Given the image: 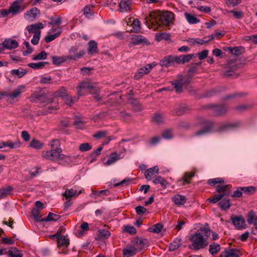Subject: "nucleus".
I'll use <instances>...</instances> for the list:
<instances>
[{
	"label": "nucleus",
	"mask_w": 257,
	"mask_h": 257,
	"mask_svg": "<svg viewBox=\"0 0 257 257\" xmlns=\"http://www.w3.org/2000/svg\"><path fill=\"white\" fill-rule=\"evenodd\" d=\"M204 126L194 133V136L200 137L213 132H223L236 128L239 125L238 122H226L218 123L212 121H205Z\"/></svg>",
	"instance_id": "obj_1"
},
{
	"label": "nucleus",
	"mask_w": 257,
	"mask_h": 257,
	"mask_svg": "<svg viewBox=\"0 0 257 257\" xmlns=\"http://www.w3.org/2000/svg\"><path fill=\"white\" fill-rule=\"evenodd\" d=\"M174 18V14L165 11L160 15L155 12H151L145 19V24L149 29L156 30L161 25L169 26Z\"/></svg>",
	"instance_id": "obj_2"
},
{
	"label": "nucleus",
	"mask_w": 257,
	"mask_h": 257,
	"mask_svg": "<svg viewBox=\"0 0 257 257\" xmlns=\"http://www.w3.org/2000/svg\"><path fill=\"white\" fill-rule=\"evenodd\" d=\"M211 231L209 228L201 227L191 235L189 240L191 242L190 248L197 250L204 248L208 245V238Z\"/></svg>",
	"instance_id": "obj_3"
},
{
	"label": "nucleus",
	"mask_w": 257,
	"mask_h": 257,
	"mask_svg": "<svg viewBox=\"0 0 257 257\" xmlns=\"http://www.w3.org/2000/svg\"><path fill=\"white\" fill-rule=\"evenodd\" d=\"M41 156L43 159L46 160L51 161L64 160L68 164L72 162L77 158V156H72L63 154H62V149H57L43 151L42 152Z\"/></svg>",
	"instance_id": "obj_4"
},
{
	"label": "nucleus",
	"mask_w": 257,
	"mask_h": 257,
	"mask_svg": "<svg viewBox=\"0 0 257 257\" xmlns=\"http://www.w3.org/2000/svg\"><path fill=\"white\" fill-rule=\"evenodd\" d=\"M193 56V54L182 55L179 56L169 55L165 57L160 62L162 67H169L174 66L176 64H184L189 62Z\"/></svg>",
	"instance_id": "obj_5"
},
{
	"label": "nucleus",
	"mask_w": 257,
	"mask_h": 257,
	"mask_svg": "<svg viewBox=\"0 0 257 257\" xmlns=\"http://www.w3.org/2000/svg\"><path fill=\"white\" fill-rule=\"evenodd\" d=\"M85 54L84 50L79 51L78 46H74L69 50V55L67 56V58L68 60H77L82 57Z\"/></svg>",
	"instance_id": "obj_6"
},
{
	"label": "nucleus",
	"mask_w": 257,
	"mask_h": 257,
	"mask_svg": "<svg viewBox=\"0 0 257 257\" xmlns=\"http://www.w3.org/2000/svg\"><path fill=\"white\" fill-rule=\"evenodd\" d=\"M155 66L156 64L154 62L140 68L134 75V79L136 80L140 79L144 75L148 74L151 70Z\"/></svg>",
	"instance_id": "obj_7"
},
{
	"label": "nucleus",
	"mask_w": 257,
	"mask_h": 257,
	"mask_svg": "<svg viewBox=\"0 0 257 257\" xmlns=\"http://www.w3.org/2000/svg\"><path fill=\"white\" fill-rule=\"evenodd\" d=\"M24 8L25 7L23 5L22 0H17L12 4L9 9L11 13L13 15H15L19 13L21 11H24Z\"/></svg>",
	"instance_id": "obj_8"
},
{
	"label": "nucleus",
	"mask_w": 257,
	"mask_h": 257,
	"mask_svg": "<svg viewBox=\"0 0 257 257\" xmlns=\"http://www.w3.org/2000/svg\"><path fill=\"white\" fill-rule=\"evenodd\" d=\"M90 89H94V86L89 81H83L80 83L77 87V94L79 96L85 95L84 91Z\"/></svg>",
	"instance_id": "obj_9"
},
{
	"label": "nucleus",
	"mask_w": 257,
	"mask_h": 257,
	"mask_svg": "<svg viewBox=\"0 0 257 257\" xmlns=\"http://www.w3.org/2000/svg\"><path fill=\"white\" fill-rule=\"evenodd\" d=\"M3 43L4 50L5 49L11 50L17 48L19 46L18 42L11 38L6 39Z\"/></svg>",
	"instance_id": "obj_10"
},
{
	"label": "nucleus",
	"mask_w": 257,
	"mask_h": 257,
	"mask_svg": "<svg viewBox=\"0 0 257 257\" xmlns=\"http://www.w3.org/2000/svg\"><path fill=\"white\" fill-rule=\"evenodd\" d=\"M125 21L127 25L132 26L133 29L130 30V32H138L140 30V23L138 19L130 18Z\"/></svg>",
	"instance_id": "obj_11"
},
{
	"label": "nucleus",
	"mask_w": 257,
	"mask_h": 257,
	"mask_svg": "<svg viewBox=\"0 0 257 257\" xmlns=\"http://www.w3.org/2000/svg\"><path fill=\"white\" fill-rule=\"evenodd\" d=\"M131 43L134 45L148 44V40L143 36L133 35L131 37Z\"/></svg>",
	"instance_id": "obj_12"
},
{
	"label": "nucleus",
	"mask_w": 257,
	"mask_h": 257,
	"mask_svg": "<svg viewBox=\"0 0 257 257\" xmlns=\"http://www.w3.org/2000/svg\"><path fill=\"white\" fill-rule=\"evenodd\" d=\"M159 173V168L157 166H155L148 169L145 173L146 178L148 180H151Z\"/></svg>",
	"instance_id": "obj_13"
},
{
	"label": "nucleus",
	"mask_w": 257,
	"mask_h": 257,
	"mask_svg": "<svg viewBox=\"0 0 257 257\" xmlns=\"http://www.w3.org/2000/svg\"><path fill=\"white\" fill-rule=\"evenodd\" d=\"M187 110L185 106L180 104H176L173 109L171 110V113L174 115H181L183 114Z\"/></svg>",
	"instance_id": "obj_14"
},
{
	"label": "nucleus",
	"mask_w": 257,
	"mask_h": 257,
	"mask_svg": "<svg viewBox=\"0 0 257 257\" xmlns=\"http://www.w3.org/2000/svg\"><path fill=\"white\" fill-rule=\"evenodd\" d=\"M137 249L133 246H127L122 250L123 257H130L137 253Z\"/></svg>",
	"instance_id": "obj_15"
},
{
	"label": "nucleus",
	"mask_w": 257,
	"mask_h": 257,
	"mask_svg": "<svg viewBox=\"0 0 257 257\" xmlns=\"http://www.w3.org/2000/svg\"><path fill=\"white\" fill-rule=\"evenodd\" d=\"M232 222L234 225L238 228H244L245 224V221L242 217L237 216L231 219Z\"/></svg>",
	"instance_id": "obj_16"
},
{
	"label": "nucleus",
	"mask_w": 257,
	"mask_h": 257,
	"mask_svg": "<svg viewBox=\"0 0 257 257\" xmlns=\"http://www.w3.org/2000/svg\"><path fill=\"white\" fill-rule=\"evenodd\" d=\"M172 201L176 205L180 206L186 203V198L183 195L176 194L172 198Z\"/></svg>",
	"instance_id": "obj_17"
},
{
	"label": "nucleus",
	"mask_w": 257,
	"mask_h": 257,
	"mask_svg": "<svg viewBox=\"0 0 257 257\" xmlns=\"http://www.w3.org/2000/svg\"><path fill=\"white\" fill-rule=\"evenodd\" d=\"M131 0H121L119 3V9L121 12H127L131 10Z\"/></svg>",
	"instance_id": "obj_18"
},
{
	"label": "nucleus",
	"mask_w": 257,
	"mask_h": 257,
	"mask_svg": "<svg viewBox=\"0 0 257 257\" xmlns=\"http://www.w3.org/2000/svg\"><path fill=\"white\" fill-rule=\"evenodd\" d=\"M81 193V191L78 192L76 190H73V189H66L63 194V196L66 199L69 200L73 197H77Z\"/></svg>",
	"instance_id": "obj_19"
},
{
	"label": "nucleus",
	"mask_w": 257,
	"mask_h": 257,
	"mask_svg": "<svg viewBox=\"0 0 257 257\" xmlns=\"http://www.w3.org/2000/svg\"><path fill=\"white\" fill-rule=\"evenodd\" d=\"M247 222L249 224H253L257 230V215H255L252 211H250L247 216Z\"/></svg>",
	"instance_id": "obj_20"
},
{
	"label": "nucleus",
	"mask_w": 257,
	"mask_h": 257,
	"mask_svg": "<svg viewBox=\"0 0 257 257\" xmlns=\"http://www.w3.org/2000/svg\"><path fill=\"white\" fill-rule=\"evenodd\" d=\"M57 243L59 247L66 248L69 244V240L65 235L61 234L60 236H58Z\"/></svg>",
	"instance_id": "obj_21"
},
{
	"label": "nucleus",
	"mask_w": 257,
	"mask_h": 257,
	"mask_svg": "<svg viewBox=\"0 0 257 257\" xmlns=\"http://www.w3.org/2000/svg\"><path fill=\"white\" fill-rule=\"evenodd\" d=\"M43 25L41 23H38L28 26L26 27V29L29 33L35 34L36 32L40 31L39 29H43Z\"/></svg>",
	"instance_id": "obj_22"
},
{
	"label": "nucleus",
	"mask_w": 257,
	"mask_h": 257,
	"mask_svg": "<svg viewBox=\"0 0 257 257\" xmlns=\"http://www.w3.org/2000/svg\"><path fill=\"white\" fill-rule=\"evenodd\" d=\"M97 43L94 40L90 41L88 43V54L90 55H94L97 52Z\"/></svg>",
	"instance_id": "obj_23"
},
{
	"label": "nucleus",
	"mask_w": 257,
	"mask_h": 257,
	"mask_svg": "<svg viewBox=\"0 0 257 257\" xmlns=\"http://www.w3.org/2000/svg\"><path fill=\"white\" fill-rule=\"evenodd\" d=\"M220 257H239L238 251L236 249H229L222 252Z\"/></svg>",
	"instance_id": "obj_24"
},
{
	"label": "nucleus",
	"mask_w": 257,
	"mask_h": 257,
	"mask_svg": "<svg viewBox=\"0 0 257 257\" xmlns=\"http://www.w3.org/2000/svg\"><path fill=\"white\" fill-rule=\"evenodd\" d=\"M120 155L115 152L112 153L110 155L108 159L105 163V165L108 166L111 165L120 159Z\"/></svg>",
	"instance_id": "obj_25"
},
{
	"label": "nucleus",
	"mask_w": 257,
	"mask_h": 257,
	"mask_svg": "<svg viewBox=\"0 0 257 257\" xmlns=\"http://www.w3.org/2000/svg\"><path fill=\"white\" fill-rule=\"evenodd\" d=\"M27 73V71L22 68H20L18 69H13L11 71L12 75L15 77H17L18 78L23 77Z\"/></svg>",
	"instance_id": "obj_26"
},
{
	"label": "nucleus",
	"mask_w": 257,
	"mask_h": 257,
	"mask_svg": "<svg viewBox=\"0 0 257 257\" xmlns=\"http://www.w3.org/2000/svg\"><path fill=\"white\" fill-rule=\"evenodd\" d=\"M39 12L40 11L37 8H33L25 14V17L26 19L29 20L34 19Z\"/></svg>",
	"instance_id": "obj_27"
},
{
	"label": "nucleus",
	"mask_w": 257,
	"mask_h": 257,
	"mask_svg": "<svg viewBox=\"0 0 257 257\" xmlns=\"http://www.w3.org/2000/svg\"><path fill=\"white\" fill-rule=\"evenodd\" d=\"M24 86H19L16 89L13 91L11 93L7 94L8 96L10 98H15L19 96L22 93V89L24 88Z\"/></svg>",
	"instance_id": "obj_28"
},
{
	"label": "nucleus",
	"mask_w": 257,
	"mask_h": 257,
	"mask_svg": "<svg viewBox=\"0 0 257 257\" xmlns=\"http://www.w3.org/2000/svg\"><path fill=\"white\" fill-rule=\"evenodd\" d=\"M184 16L187 21L190 24H197L200 22L196 17L188 13H185Z\"/></svg>",
	"instance_id": "obj_29"
},
{
	"label": "nucleus",
	"mask_w": 257,
	"mask_h": 257,
	"mask_svg": "<svg viewBox=\"0 0 257 257\" xmlns=\"http://www.w3.org/2000/svg\"><path fill=\"white\" fill-rule=\"evenodd\" d=\"M172 85H174V87L175 89V91L177 93H180L182 91V87L183 85V81L182 79L178 80H175L172 82Z\"/></svg>",
	"instance_id": "obj_30"
},
{
	"label": "nucleus",
	"mask_w": 257,
	"mask_h": 257,
	"mask_svg": "<svg viewBox=\"0 0 257 257\" xmlns=\"http://www.w3.org/2000/svg\"><path fill=\"white\" fill-rule=\"evenodd\" d=\"M214 115H219L224 113L226 111V107L223 105H218L212 108Z\"/></svg>",
	"instance_id": "obj_31"
},
{
	"label": "nucleus",
	"mask_w": 257,
	"mask_h": 257,
	"mask_svg": "<svg viewBox=\"0 0 257 257\" xmlns=\"http://www.w3.org/2000/svg\"><path fill=\"white\" fill-rule=\"evenodd\" d=\"M153 183L154 184H160L161 187L165 188H166L168 182L161 176H159L153 180Z\"/></svg>",
	"instance_id": "obj_32"
},
{
	"label": "nucleus",
	"mask_w": 257,
	"mask_h": 257,
	"mask_svg": "<svg viewBox=\"0 0 257 257\" xmlns=\"http://www.w3.org/2000/svg\"><path fill=\"white\" fill-rule=\"evenodd\" d=\"M181 239L179 238H175L173 242L169 246V250L170 251H174L178 248L181 244Z\"/></svg>",
	"instance_id": "obj_33"
},
{
	"label": "nucleus",
	"mask_w": 257,
	"mask_h": 257,
	"mask_svg": "<svg viewBox=\"0 0 257 257\" xmlns=\"http://www.w3.org/2000/svg\"><path fill=\"white\" fill-rule=\"evenodd\" d=\"M228 187V185H217L216 187V191L219 194L224 193V196H227L229 194V192L227 191V189Z\"/></svg>",
	"instance_id": "obj_34"
},
{
	"label": "nucleus",
	"mask_w": 257,
	"mask_h": 257,
	"mask_svg": "<svg viewBox=\"0 0 257 257\" xmlns=\"http://www.w3.org/2000/svg\"><path fill=\"white\" fill-rule=\"evenodd\" d=\"M220 245L215 242H213L209 245V251L212 255L216 254L220 250Z\"/></svg>",
	"instance_id": "obj_35"
},
{
	"label": "nucleus",
	"mask_w": 257,
	"mask_h": 257,
	"mask_svg": "<svg viewBox=\"0 0 257 257\" xmlns=\"http://www.w3.org/2000/svg\"><path fill=\"white\" fill-rule=\"evenodd\" d=\"M68 60L67 58V56L63 57H58L54 56L52 57L53 63L56 65H59L61 63L66 61Z\"/></svg>",
	"instance_id": "obj_36"
},
{
	"label": "nucleus",
	"mask_w": 257,
	"mask_h": 257,
	"mask_svg": "<svg viewBox=\"0 0 257 257\" xmlns=\"http://www.w3.org/2000/svg\"><path fill=\"white\" fill-rule=\"evenodd\" d=\"M93 6L91 5H87L84 9V15L87 18L90 19L93 15Z\"/></svg>",
	"instance_id": "obj_37"
},
{
	"label": "nucleus",
	"mask_w": 257,
	"mask_h": 257,
	"mask_svg": "<svg viewBox=\"0 0 257 257\" xmlns=\"http://www.w3.org/2000/svg\"><path fill=\"white\" fill-rule=\"evenodd\" d=\"M48 64L49 63L47 62H40L38 63H29L28 65L30 67L34 69H39L43 68L46 65Z\"/></svg>",
	"instance_id": "obj_38"
},
{
	"label": "nucleus",
	"mask_w": 257,
	"mask_h": 257,
	"mask_svg": "<svg viewBox=\"0 0 257 257\" xmlns=\"http://www.w3.org/2000/svg\"><path fill=\"white\" fill-rule=\"evenodd\" d=\"M67 95V94L66 89L64 87L60 88L58 90L55 91L53 93V95L54 97H61L62 99Z\"/></svg>",
	"instance_id": "obj_39"
},
{
	"label": "nucleus",
	"mask_w": 257,
	"mask_h": 257,
	"mask_svg": "<svg viewBox=\"0 0 257 257\" xmlns=\"http://www.w3.org/2000/svg\"><path fill=\"white\" fill-rule=\"evenodd\" d=\"M13 188L11 186H8L6 188H0V198H3L7 196L10 194Z\"/></svg>",
	"instance_id": "obj_40"
},
{
	"label": "nucleus",
	"mask_w": 257,
	"mask_h": 257,
	"mask_svg": "<svg viewBox=\"0 0 257 257\" xmlns=\"http://www.w3.org/2000/svg\"><path fill=\"white\" fill-rule=\"evenodd\" d=\"M31 213L35 221H43V218H42L41 216L40 215V210L39 209L34 208L32 209Z\"/></svg>",
	"instance_id": "obj_41"
},
{
	"label": "nucleus",
	"mask_w": 257,
	"mask_h": 257,
	"mask_svg": "<svg viewBox=\"0 0 257 257\" xmlns=\"http://www.w3.org/2000/svg\"><path fill=\"white\" fill-rule=\"evenodd\" d=\"M60 218V216L58 214L50 212L47 217L42 219L43 221H57Z\"/></svg>",
	"instance_id": "obj_42"
},
{
	"label": "nucleus",
	"mask_w": 257,
	"mask_h": 257,
	"mask_svg": "<svg viewBox=\"0 0 257 257\" xmlns=\"http://www.w3.org/2000/svg\"><path fill=\"white\" fill-rule=\"evenodd\" d=\"M223 183H224V180L222 178L211 179H209L207 181L208 184L212 186H213L217 184H222Z\"/></svg>",
	"instance_id": "obj_43"
},
{
	"label": "nucleus",
	"mask_w": 257,
	"mask_h": 257,
	"mask_svg": "<svg viewBox=\"0 0 257 257\" xmlns=\"http://www.w3.org/2000/svg\"><path fill=\"white\" fill-rule=\"evenodd\" d=\"M6 147H9L12 149H17L21 146V143L19 141L12 142L11 141L6 142V144H4Z\"/></svg>",
	"instance_id": "obj_44"
},
{
	"label": "nucleus",
	"mask_w": 257,
	"mask_h": 257,
	"mask_svg": "<svg viewBox=\"0 0 257 257\" xmlns=\"http://www.w3.org/2000/svg\"><path fill=\"white\" fill-rule=\"evenodd\" d=\"M8 253L9 257H22V254L16 248H12Z\"/></svg>",
	"instance_id": "obj_45"
},
{
	"label": "nucleus",
	"mask_w": 257,
	"mask_h": 257,
	"mask_svg": "<svg viewBox=\"0 0 257 257\" xmlns=\"http://www.w3.org/2000/svg\"><path fill=\"white\" fill-rule=\"evenodd\" d=\"M219 206L223 210L228 209L230 207V203L229 199H223L219 203Z\"/></svg>",
	"instance_id": "obj_46"
},
{
	"label": "nucleus",
	"mask_w": 257,
	"mask_h": 257,
	"mask_svg": "<svg viewBox=\"0 0 257 257\" xmlns=\"http://www.w3.org/2000/svg\"><path fill=\"white\" fill-rule=\"evenodd\" d=\"M163 226L161 223H157L154 225L151 228H149L150 232L158 233L161 232Z\"/></svg>",
	"instance_id": "obj_47"
},
{
	"label": "nucleus",
	"mask_w": 257,
	"mask_h": 257,
	"mask_svg": "<svg viewBox=\"0 0 257 257\" xmlns=\"http://www.w3.org/2000/svg\"><path fill=\"white\" fill-rule=\"evenodd\" d=\"M59 31L57 33L53 34V35H49L48 36H47L45 38V40L47 43H49L53 40H54L55 38L58 37L59 35L60 34L61 31V29L60 28H58Z\"/></svg>",
	"instance_id": "obj_48"
},
{
	"label": "nucleus",
	"mask_w": 257,
	"mask_h": 257,
	"mask_svg": "<svg viewBox=\"0 0 257 257\" xmlns=\"http://www.w3.org/2000/svg\"><path fill=\"white\" fill-rule=\"evenodd\" d=\"M242 193L243 192L246 194L250 195L255 192V188L252 186L240 187Z\"/></svg>",
	"instance_id": "obj_49"
},
{
	"label": "nucleus",
	"mask_w": 257,
	"mask_h": 257,
	"mask_svg": "<svg viewBox=\"0 0 257 257\" xmlns=\"http://www.w3.org/2000/svg\"><path fill=\"white\" fill-rule=\"evenodd\" d=\"M91 149L92 146L88 143L81 144L79 146V150L82 152L88 151L90 150Z\"/></svg>",
	"instance_id": "obj_50"
},
{
	"label": "nucleus",
	"mask_w": 257,
	"mask_h": 257,
	"mask_svg": "<svg viewBox=\"0 0 257 257\" xmlns=\"http://www.w3.org/2000/svg\"><path fill=\"white\" fill-rule=\"evenodd\" d=\"M228 50H229L232 54L238 55L242 53L243 48L242 47H228Z\"/></svg>",
	"instance_id": "obj_51"
},
{
	"label": "nucleus",
	"mask_w": 257,
	"mask_h": 257,
	"mask_svg": "<svg viewBox=\"0 0 257 257\" xmlns=\"http://www.w3.org/2000/svg\"><path fill=\"white\" fill-rule=\"evenodd\" d=\"M43 146V143L36 139H33L30 143V146L36 149H41Z\"/></svg>",
	"instance_id": "obj_52"
},
{
	"label": "nucleus",
	"mask_w": 257,
	"mask_h": 257,
	"mask_svg": "<svg viewBox=\"0 0 257 257\" xmlns=\"http://www.w3.org/2000/svg\"><path fill=\"white\" fill-rule=\"evenodd\" d=\"M47 54L45 51H43L37 55L33 57V60H45L47 58Z\"/></svg>",
	"instance_id": "obj_53"
},
{
	"label": "nucleus",
	"mask_w": 257,
	"mask_h": 257,
	"mask_svg": "<svg viewBox=\"0 0 257 257\" xmlns=\"http://www.w3.org/2000/svg\"><path fill=\"white\" fill-rule=\"evenodd\" d=\"M169 38L170 35L166 33H158L156 35V39L158 41L162 40H168Z\"/></svg>",
	"instance_id": "obj_54"
},
{
	"label": "nucleus",
	"mask_w": 257,
	"mask_h": 257,
	"mask_svg": "<svg viewBox=\"0 0 257 257\" xmlns=\"http://www.w3.org/2000/svg\"><path fill=\"white\" fill-rule=\"evenodd\" d=\"M49 145L51 147V149H61L60 148V144L58 140L53 139L49 144Z\"/></svg>",
	"instance_id": "obj_55"
},
{
	"label": "nucleus",
	"mask_w": 257,
	"mask_h": 257,
	"mask_svg": "<svg viewBox=\"0 0 257 257\" xmlns=\"http://www.w3.org/2000/svg\"><path fill=\"white\" fill-rule=\"evenodd\" d=\"M162 137L165 139H171L173 138L172 130L167 129L163 132L162 134Z\"/></svg>",
	"instance_id": "obj_56"
},
{
	"label": "nucleus",
	"mask_w": 257,
	"mask_h": 257,
	"mask_svg": "<svg viewBox=\"0 0 257 257\" xmlns=\"http://www.w3.org/2000/svg\"><path fill=\"white\" fill-rule=\"evenodd\" d=\"M41 35L40 31H37L34 34L33 38L31 40V43L33 45H37L38 44Z\"/></svg>",
	"instance_id": "obj_57"
},
{
	"label": "nucleus",
	"mask_w": 257,
	"mask_h": 257,
	"mask_svg": "<svg viewBox=\"0 0 257 257\" xmlns=\"http://www.w3.org/2000/svg\"><path fill=\"white\" fill-rule=\"evenodd\" d=\"M152 120L157 123L162 122L163 121V116L162 114L156 113L152 118Z\"/></svg>",
	"instance_id": "obj_58"
},
{
	"label": "nucleus",
	"mask_w": 257,
	"mask_h": 257,
	"mask_svg": "<svg viewBox=\"0 0 257 257\" xmlns=\"http://www.w3.org/2000/svg\"><path fill=\"white\" fill-rule=\"evenodd\" d=\"M98 232L100 236L104 238H108L110 236V232L104 229H99Z\"/></svg>",
	"instance_id": "obj_59"
},
{
	"label": "nucleus",
	"mask_w": 257,
	"mask_h": 257,
	"mask_svg": "<svg viewBox=\"0 0 257 257\" xmlns=\"http://www.w3.org/2000/svg\"><path fill=\"white\" fill-rule=\"evenodd\" d=\"M124 231L131 234H135L137 232L136 229L132 226L126 225L123 226Z\"/></svg>",
	"instance_id": "obj_60"
},
{
	"label": "nucleus",
	"mask_w": 257,
	"mask_h": 257,
	"mask_svg": "<svg viewBox=\"0 0 257 257\" xmlns=\"http://www.w3.org/2000/svg\"><path fill=\"white\" fill-rule=\"evenodd\" d=\"M133 109L136 111H140L143 109L142 105L137 100H134L131 102Z\"/></svg>",
	"instance_id": "obj_61"
},
{
	"label": "nucleus",
	"mask_w": 257,
	"mask_h": 257,
	"mask_svg": "<svg viewBox=\"0 0 257 257\" xmlns=\"http://www.w3.org/2000/svg\"><path fill=\"white\" fill-rule=\"evenodd\" d=\"M63 100L67 105L69 106H71L74 103V100L72 98V97L68 94L65 97H64Z\"/></svg>",
	"instance_id": "obj_62"
},
{
	"label": "nucleus",
	"mask_w": 257,
	"mask_h": 257,
	"mask_svg": "<svg viewBox=\"0 0 257 257\" xmlns=\"http://www.w3.org/2000/svg\"><path fill=\"white\" fill-rule=\"evenodd\" d=\"M107 132L105 131H101L97 132L93 135V137L96 139H101L105 137L107 135Z\"/></svg>",
	"instance_id": "obj_63"
},
{
	"label": "nucleus",
	"mask_w": 257,
	"mask_h": 257,
	"mask_svg": "<svg viewBox=\"0 0 257 257\" xmlns=\"http://www.w3.org/2000/svg\"><path fill=\"white\" fill-rule=\"evenodd\" d=\"M137 243L140 245L141 248H143L147 245L148 241L146 238H141L137 240Z\"/></svg>",
	"instance_id": "obj_64"
}]
</instances>
